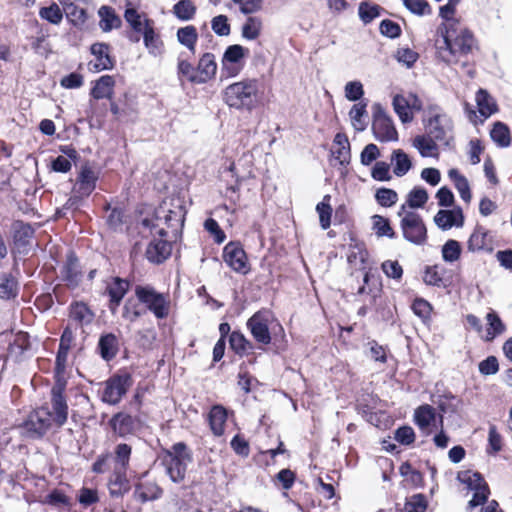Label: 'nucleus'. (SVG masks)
I'll return each mask as SVG.
<instances>
[{
    "mask_svg": "<svg viewBox=\"0 0 512 512\" xmlns=\"http://www.w3.org/2000/svg\"><path fill=\"white\" fill-rule=\"evenodd\" d=\"M51 426L49 418L41 417L38 413H32L23 423L26 435L33 439L42 438Z\"/></svg>",
    "mask_w": 512,
    "mask_h": 512,
    "instance_id": "18",
    "label": "nucleus"
},
{
    "mask_svg": "<svg viewBox=\"0 0 512 512\" xmlns=\"http://www.w3.org/2000/svg\"><path fill=\"white\" fill-rule=\"evenodd\" d=\"M98 180L97 173L92 169L89 163L81 166L74 186V193L80 196L88 197L96 189Z\"/></svg>",
    "mask_w": 512,
    "mask_h": 512,
    "instance_id": "15",
    "label": "nucleus"
},
{
    "mask_svg": "<svg viewBox=\"0 0 512 512\" xmlns=\"http://www.w3.org/2000/svg\"><path fill=\"white\" fill-rule=\"evenodd\" d=\"M435 417V409L429 404L419 406L414 412V422L421 430L428 429Z\"/></svg>",
    "mask_w": 512,
    "mask_h": 512,
    "instance_id": "38",
    "label": "nucleus"
},
{
    "mask_svg": "<svg viewBox=\"0 0 512 512\" xmlns=\"http://www.w3.org/2000/svg\"><path fill=\"white\" fill-rule=\"evenodd\" d=\"M197 69L200 79L203 80V83H206L208 80L212 79L217 71V64L214 54L209 52L204 53L199 59Z\"/></svg>",
    "mask_w": 512,
    "mask_h": 512,
    "instance_id": "34",
    "label": "nucleus"
},
{
    "mask_svg": "<svg viewBox=\"0 0 512 512\" xmlns=\"http://www.w3.org/2000/svg\"><path fill=\"white\" fill-rule=\"evenodd\" d=\"M428 503L424 494H415L410 500L405 503V509L407 512H425Z\"/></svg>",
    "mask_w": 512,
    "mask_h": 512,
    "instance_id": "64",
    "label": "nucleus"
},
{
    "mask_svg": "<svg viewBox=\"0 0 512 512\" xmlns=\"http://www.w3.org/2000/svg\"><path fill=\"white\" fill-rule=\"evenodd\" d=\"M132 448L126 443L117 444L114 450V460L120 466L119 469L126 471L129 465Z\"/></svg>",
    "mask_w": 512,
    "mask_h": 512,
    "instance_id": "61",
    "label": "nucleus"
},
{
    "mask_svg": "<svg viewBox=\"0 0 512 512\" xmlns=\"http://www.w3.org/2000/svg\"><path fill=\"white\" fill-rule=\"evenodd\" d=\"M428 192L421 186H415L407 195L406 205L411 209L422 208L428 201Z\"/></svg>",
    "mask_w": 512,
    "mask_h": 512,
    "instance_id": "50",
    "label": "nucleus"
},
{
    "mask_svg": "<svg viewBox=\"0 0 512 512\" xmlns=\"http://www.w3.org/2000/svg\"><path fill=\"white\" fill-rule=\"evenodd\" d=\"M330 196H324L323 200L316 206V211L319 214L320 226L326 230L331 225L332 207L329 203Z\"/></svg>",
    "mask_w": 512,
    "mask_h": 512,
    "instance_id": "57",
    "label": "nucleus"
},
{
    "mask_svg": "<svg viewBox=\"0 0 512 512\" xmlns=\"http://www.w3.org/2000/svg\"><path fill=\"white\" fill-rule=\"evenodd\" d=\"M83 277L81 264L73 250L68 251L66 259L60 268V279L69 289L79 287Z\"/></svg>",
    "mask_w": 512,
    "mask_h": 512,
    "instance_id": "12",
    "label": "nucleus"
},
{
    "mask_svg": "<svg viewBox=\"0 0 512 512\" xmlns=\"http://www.w3.org/2000/svg\"><path fill=\"white\" fill-rule=\"evenodd\" d=\"M403 238L417 246L427 242V228L420 214L408 211L400 220Z\"/></svg>",
    "mask_w": 512,
    "mask_h": 512,
    "instance_id": "7",
    "label": "nucleus"
},
{
    "mask_svg": "<svg viewBox=\"0 0 512 512\" xmlns=\"http://www.w3.org/2000/svg\"><path fill=\"white\" fill-rule=\"evenodd\" d=\"M51 405L54 413L53 421L57 427L61 428L68 419V404L66 397H51Z\"/></svg>",
    "mask_w": 512,
    "mask_h": 512,
    "instance_id": "43",
    "label": "nucleus"
},
{
    "mask_svg": "<svg viewBox=\"0 0 512 512\" xmlns=\"http://www.w3.org/2000/svg\"><path fill=\"white\" fill-rule=\"evenodd\" d=\"M223 259L233 271L244 275L249 272L247 255L240 242L227 243L223 249Z\"/></svg>",
    "mask_w": 512,
    "mask_h": 512,
    "instance_id": "13",
    "label": "nucleus"
},
{
    "mask_svg": "<svg viewBox=\"0 0 512 512\" xmlns=\"http://www.w3.org/2000/svg\"><path fill=\"white\" fill-rule=\"evenodd\" d=\"M374 197H375L376 202L380 206L385 207V208L392 207L398 201L397 192L393 189L386 188V187H381V188L377 189Z\"/></svg>",
    "mask_w": 512,
    "mask_h": 512,
    "instance_id": "59",
    "label": "nucleus"
},
{
    "mask_svg": "<svg viewBox=\"0 0 512 512\" xmlns=\"http://www.w3.org/2000/svg\"><path fill=\"white\" fill-rule=\"evenodd\" d=\"M105 210L110 211L109 215L107 216L106 223L109 226L110 229L117 231L121 229L123 223H124V211L122 208L114 207L111 208L110 204H107L105 206Z\"/></svg>",
    "mask_w": 512,
    "mask_h": 512,
    "instance_id": "63",
    "label": "nucleus"
},
{
    "mask_svg": "<svg viewBox=\"0 0 512 512\" xmlns=\"http://www.w3.org/2000/svg\"><path fill=\"white\" fill-rule=\"evenodd\" d=\"M227 417V410L222 405L217 404L211 407L208 414V422L215 436H222L224 434Z\"/></svg>",
    "mask_w": 512,
    "mask_h": 512,
    "instance_id": "26",
    "label": "nucleus"
},
{
    "mask_svg": "<svg viewBox=\"0 0 512 512\" xmlns=\"http://www.w3.org/2000/svg\"><path fill=\"white\" fill-rule=\"evenodd\" d=\"M489 231L483 226L477 225L467 241V249L470 252H480L488 249L490 241Z\"/></svg>",
    "mask_w": 512,
    "mask_h": 512,
    "instance_id": "28",
    "label": "nucleus"
},
{
    "mask_svg": "<svg viewBox=\"0 0 512 512\" xmlns=\"http://www.w3.org/2000/svg\"><path fill=\"white\" fill-rule=\"evenodd\" d=\"M142 35L144 45L149 53L156 55L160 51L162 42L154 30L153 21L151 19H146V30L143 31Z\"/></svg>",
    "mask_w": 512,
    "mask_h": 512,
    "instance_id": "42",
    "label": "nucleus"
},
{
    "mask_svg": "<svg viewBox=\"0 0 512 512\" xmlns=\"http://www.w3.org/2000/svg\"><path fill=\"white\" fill-rule=\"evenodd\" d=\"M109 424L113 432L123 438L132 434L135 428L134 418L123 412L114 414L109 420Z\"/></svg>",
    "mask_w": 512,
    "mask_h": 512,
    "instance_id": "25",
    "label": "nucleus"
},
{
    "mask_svg": "<svg viewBox=\"0 0 512 512\" xmlns=\"http://www.w3.org/2000/svg\"><path fill=\"white\" fill-rule=\"evenodd\" d=\"M225 103L237 110H253L259 102V81L245 79L227 86L223 93Z\"/></svg>",
    "mask_w": 512,
    "mask_h": 512,
    "instance_id": "3",
    "label": "nucleus"
},
{
    "mask_svg": "<svg viewBox=\"0 0 512 512\" xmlns=\"http://www.w3.org/2000/svg\"><path fill=\"white\" fill-rule=\"evenodd\" d=\"M381 9L378 4L370 1H362L358 7V15L364 24H369L380 16Z\"/></svg>",
    "mask_w": 512,
    "mask_h": 512,
    "instance_id": "49",
    "label": "nucleus"
},
{
    "mask_svg": "<svg viewBox=\"0 0 512 512\" xmlns=\"http://www.w3.org/2000/svg\"><path fill=\"white\" fill-rule=\"evenodd\" d=\"M94 316L92 310L84 302L75 301L69 306V317L81 326L90 324Z\"/></svg>",
    "mask_w": 512,
    "mask_h": 512,
    "instance_id": "29",
    "label": "nucleus"
},
{
    "mask_svg": "<svg viewBox=\"0 0 512 512\" xmlns=\"http://www.w3.org/2000/svg\"><path fill=\"white\" fill-rule=\"evenodd\" d=\"M178 42L186 47L193 54L196 50V44L198 41V32L193 25L181 27L176 33Z\"/></svg>",
    "mask_w": 512,
    "mask_h": 512,
    "instance_id": "37",
    "label": "nucleus"
},
{
    "mask_svg": "<svg viewBox=\"0 0 512 512\" xmlns=\"http://www.w3.org/2000/svg\"><path fill=\"white\" fill-rule=\"evenodd\" d=\"M364 284L359 287L357 294L362 295L368 293L371 295V301L376 303L377 298L381 293V283L379 276L373 274L371 271H367L363 277Z\"/></svg>",
    "mask_w": 512,
    "mask_h": 512,
    "instance_id": "32",
    "label": "nucleus"
},
{
    "mask_svg": "<svg viewBox=\"0 0 512 512\" xmlns=\"http://www.w3.org/2000/svg\"><path fill=\"white\" fill-rule=\"evenodd\" d=\"M135 296L157 319H165L169 315V301L164 294L156 291L154 287L137 285Z\"/></svg>",
    "mask_w": 512,
    "mask_h": 512,
    "instance_id": "6",
    "label": "nucleus"
},
{
    "mask_svg": "<svg viewBox=\"0 0 512 512\" xmlns=\"http://www.w3.org/2000/svg\"><path fill=\"white\" fill-rule=\"evenodd\" d=\"M395 113L402 123H409L413 120V113L409 107V100L401 94H396L392 102Z\"/></svg>",
    "mask_w": 512,
    "mask_h": 512,
    "instance_id": "44",
    "label": "nucleus"
},
{
    "mask_svg": "<svg viewBox=\"0 0 512 512\" xmlns=\"http://www.w3.org/2000/svg\"><path fill=\"white\" fill-rule=\"evenodd\" d=\"M64 12L67 20L76 27L82 26L87 20L86 9L79 7L74 3H68L64 6Z\"/></svg>",
    "mask_w": 512,
    "mask_h": 512,
    "instance_id": "46",
    "label": "nucleus"
},
{
    "mask_svg": "<svg viewBox=\"0 0 512 512\" xmlns=\"http://www.w3.org/2000/svg\"><path fill=\"white\" fill-rule=\"evenodd\" d=\"M177 76L180 83H183V78L193 84H203L200 79L197 67H194L190 62L182 59V54L178 57L177 63Z\"/></svg>",
    "mask_w": 512,
    "mask_h": 512,
    "instance_id": "31",
    "label": "nucleus"
},
{
    "mask_svg": "<svg viewBox=\"0 0 512 512\" xmlns=\"http://www.w3.org/2000/svg\"><path fill=\"white\" fill-rule=\"evenodd\" d=\"M333 144L337 146L331 152L338 161L339 165L346 167L350 164L351 148L348 137L345 133L338 132L333 139Z\"/></svg>",
    "mask_w": 512,
    "mask_h": 512,
    "instance_id": "24",
    "label": "nucleus"
},
{
    "mask_svg": "<svg viewBox=\"0 0 512 512\" xmlns=\"http://www.w3.org/2000/svg\"><path fill=\"white\" fill-rule=\"evenodd\" d=\"M193 461L192 451L184 442L174 443L166 451L164 463L166 473L174 483H181L185 479L187 467Z\"/></svg>",
    "mask_w": 512,
    "mask_h": 512,
    "instance_id": "4",
    "label": "nucleus"
},
{
    "mask_svg": "<svg viewBox=\"0 0 512 512\" xmlns=\"http://www.w3.org/2000/svg\"><path fill=\"white\" fill-rule=\"evenodd\" d=\"M488 322L486 340L491 341L505 332L506 326L495 311H491L486 316Z\"/></svg>",
    "mask_w": 512,
    "mask_h": 512,
    "instance_id": "47",
    "label": "nucleus"
},
{
    "mask_svg": "<svg viewBox=\"0 0 512 512\" xmlns=\"http://www.w3.org/2000/svg\"><path fill=\"white\" fill-rule=\"evenodd\" d=\"M443 271L444 269H440L438 265L426 266L423 276L424 283L434 287H445L442 277Z\"/></svg>",
    "mask_w": 512,
    "mask_h": 512,
    "instance_id": "58",
    "label": "nucleus"
},
{
    "mask_svg": "<svg viewBox=\"0 0 512 512\" xmlns=\"http://www.w3.org/2000/svg\"><path fill=\"white\" fill-rule=\"evenodd\" d=\"M413 146L418 150L422 157L432 156V151L437 150L436 140L432 137L418 135L413 140Z\"/></svg>",
    "mask_w": 512,
    "mask_h": 512,
    "instance_id": "55",
    "label": "nucleus"
},
{
    "mask_svg": "<svg viewBox=\"0 0 512 512\" xmlns=\"http://www.w3.org/2000/svg\"><path fill=\"white\" fill-rule=\"evenodd\" d=\"M133 384V379L127 371H119L110 376L104 383L100 399L108 405H117L126 395Z\"/></svg>",
    "mask_w": 512,
    "mask_h": 512,
    "instance_id": "5",
    "label": "nucleus"
},
{
    "mask_svg": "<svg viewBox=\"0 0 512 512\" xmlns=\"http://www.w3.org/2000/svg\"><path fill=\"white\" fill-rule=\"evenodd\" d=\"M173 13L179 20L188 21L194 17L196 7L191 0H180L173 6Z\"/></svg>",
    "mask_w": 512,
    "mask_h": 512,
    "instance_id": "56",
    "label": "nucleus"
},
{
    "mask_svg": "<svg viewBox=\"0 0 512 512\" xmlns=\"http://www.w3.org/2000/svg\"><path fill=\"white\" fill-rule=\"evenodd\" d=\"M31 343L28 333L19 331L13 341L9 343L6 358L12 359L14 362H20L25 352L30 350Z\"/></svg>",
    "mask_w": 512,
    "mask_h": 512,
    "instance_id": "20",
    "label": "nucleus"
},
{
    "mask_svg": "<svg viewBox=\"0 0 512 512\" xmlns=\"http://www.w3.org/2000/svg\"><path fill=\"white\" fill-rule=\"evenodd\" d=\"M412 311L416 316L421 318L424 323L431 320L432 305L423 298H416L412 303Z\"/></svg>",
    "mask_w": 512,
    "mask_h": 512,
    "instance_id": "62",
    "label": "nucleus"
},
{
    "mask_svg": "<svg viewBox=\"0 0 512 512\" xmlns=\"http://www.w3.org/2000/svg\"><path fill=\"white\" fill-rule=\"evenodd\" d=\"M249 49L239 44L229 45L221 59L222 77H235L243 68V59L248 56Z\"/></svg>",
    "mask_w": 512,
    "mask_h": 512,
    "instance_id": "9",
    "label": "nucleus"
},
{
    "mask_svg": "<svg viewBox=\"0 0 512 512\" xmlns=\"http://www.w3.org/2000/svg\"><path fill=\"white\" fill-rule=\"evenodd\" d=\"M462 252L461 244L454 239L447 240L442 246V258L447 263H453L457 261Z\"/></svg>",
    "mask_w": 512,
    "mask_h": 512,
    "instance_id": "54",
    "label": "nucleus"
},
{
    "mask_svg": "<svg viewBox=\"0 0 512 512\" xmlns=\"http://www.w3.org/2000/svg\"><path fill=\"white\" fill-rule=\"evenodd\" d=\"M373 221V230L375 231L378 237H388L393 239L396 237V233L391 227L390 221L388 218H385L381 215L372 216Z\"/></svg>",
    "mask_w": 512,
    "mask_h": 512,
    "instance_id": "53",
    "label": "nucleus"
},
{
    "mask_svg": "<svg viewBox=\"0 0 512 512\" xmlns=\"http://www.w3.org/2000/svg\"><path fill=\"white\" fill-rule=\"evenodd\" d=\"M391 161L394 164L393 173L397 177H403L412 168V161L409 155L402 149H396L392 152Z\"/></svg>",
    "mask_w": 512,
    "mask_h": 512,
    "instance_id": "36",
    "label": "nucleus"
},
{
    "mask_svg": "<svg viewBox=\"0 0 512 512\" xmlns=\"http://www.w3.org/2000/svg\"><path fill=\"white\" fill-rule=\"evenodd\" d=\"M476 104L480 115L485 119L498 111V106L494 98L487 90L482 88L476 93Z\"/></svg>",
    "mask_w": 512,
    "mask_h": 512,
    "instance_id": "30",
    "label": "nucleus"
},
{
    "mask_svg": "<svg viewBox=\"0 0 512 512\" xmlns=\"http://www.w3.org/2000/svg\"><path fill=\"white\" fill-rule=\"evenodd\" d=\"M130 289V281L119 276L112 277L105 292L109 298L124 299Z\"/></svg>",
    "mask_w": 512,
    "mask_h": 512,
    "instance_id": "40",
    "label": "nucleus"
},
{
    "mask_svg": "<svg viewBox=\"0 0 512 512\" xmlns=\"http://www.w3.org/2000/svg\"><path fill=\"white\" fill-rule=\"evenodd\" d=\"M437 33L443 38L444 46H437L439 58L448 63H456L460 57L472 52L475 45L473 34L460 21L442 24Z\"/></svg>",
    "mask_w": 512,
    "mask_h": 512,
    "instance_id": "1",
    "label": "nucleus"
},
{
    "mask_svg": "<svg viewBox=\"0 0 512 512\" xmlns=\"http://www.w3.org/2000/svg\"><path fill=\"white\" fill-rule=\"evenodd\" d=\"M124 19L137 34H142L146 30V19L142 20V15L133 7L125 9Z\"/></svg>",
    "mask_w": 512,
    "mask_h": 512,
    "instance_id": "51",
    "label": "nucleus"
},
{
    "mask_svg": "<svg viewBox=\"0 0 512 512\" xmlns=\"http://www.w3.org/2000/svg\"><path fill=\"white\" fill-rule=\"evenodd\" d=\"M372 117V132L376 140L380 142L398 140V133L393 120L380 103L373 104Z\"/></svg>",
    "mask_w": 512,
    "mask_h": 512,
    "instance_id": "8",
    "label": "nucleus"
},
{
    "mask_svg": "<svg viewBox=\"0 0 512 512\" xmlns=\"http://www.w3.org/2000/svg\"><path fill=\"white\" fill-rule=\"evenodd\" d=\"M424 126L428 136L438 142L448 145L449 140L452 139V136H448V134L452 132L453 122L446 113H435L428 116L427 120H424Z\"/></svg>",
    "mask_w": 512,
    "mask_h": 512,
    "instance_id": "10",
    "label": "nucleus"
},
{
    "mask_svg": "<svg viewBox=\"0 0 512 512\" xmlns=\"http://www.w3.org/2000/svg\"><path fill=\"white\" fill-rule=\"evenodd\" d=\"M272 313L268 309H262L255 312L247 320V328L249 329L254 340L260 344L268 345L271 343V333L269 330V322Z\"/></svg>",
    "mask_w": 512,
    "mask_h": 512,
    "instance_id": "11",
    "label": "nucleus"
},
{
    "mask_svg": "<svg viewBox=\"0 0 512 512\" xmlns=\"http://www.w3.org/2000/svg\"><path fill=\"white\" fill-rule=\"evenodd\" d=\"M162 494V489L154 483L136 485L134 491L135 499H137L141 503L157 500L162 496Z\"/></svg>",
    "mask_w": 512,
    "mask_h": 512,
    "instance_id": "35",
    "label": "nucleus"
},
{
    "mask_svg": "<svg viewBox=\"0 0 512 512\" xmlns=\"http://www.w3.org/2000/svg\"><path fill=\"white\" fill-rule=\"evenodd\" d=\"M229 346L239 356L245 355L247 350L252 348V344L246 339L244 334L238 330L230 333Z\"/></svg>",
    "mask_w": 512,
    "mask_h": 512,
    "instance_id": "48",
    "label": "nucleus"
},
{
    "mask_svg": "<svg viewBox=\"0 0 512 512\" xmlns=\"http://www.w3.org/2000/svg\"><path fill=\"white\" fill-rule=\"evenodd\" d=\"M97 350L103 360H113L119 351V341L115 334L106 333L100 336Z\"/></svg>",
    "mask_w": 512,
    "mask_h": 512,
    "instance_id": "23",
    "label": "nucleus"
},
{
    "mask_svg": "<svg viewBox=\"0 0 512 512\" xmlns=\"http://www.w3.org/2000/svg\"><path fill=\"white\" fill-rule=\"evenodd\" d=\"M98 16L100 18L99 26L103 32H110L119 28L122 24L121 18L111 6H101L98 10Z\"/></svg>",
    "mask_w": 512,
    "mask_h": 512,
    "instance_id": "27",
    "label": "nucleus"
},
{
    "mask_svg": "<svg viewBox=\"0 0 512 512\" xmlns=\"http://www.w3.org/2000/svg\"><path fill=\"white\" fill-rule=\"evenodd\" d=\"M18 281L10 273L0 272V298L11 300L18 295Z\"/></svg>",
    "mask_w": 512,
    "mask_h": 512,
    "instance_id": "33",
    "label": "nucleus"
},
{
    "mask_svg": "<svg viewBox=\"0 0 512 512\" xmlns=\"http://www.w3.org/2000/svg\"><path fill=\"white\" fill-rule=\"evenodd\" d=\"M464 214L460 206L453 209H440L434 216V223L443 230H449L452 227L460 228L464 225Z\"/></svg>",
    "mask_w": 512,
    "mask_h": 512,
    "instance_id": "16",
    "label": "nucleus"
},
{
    "mask_svg": "<svg viewBox=\"0 0 512 512\" xmlns=\"http://www.w3.org/2000/svg\"><path fill=\"white\" fill-rule=\"evenodd\" d=\"M186 210L184 201L176 196L164 199L160 205L155 208L152 218H143L140 225L153 233L155 229L161 228L160 225H165L172 230L175 238L181 234L184 226Z\"/></svg>",
    "mask_w": 512,
    "mask_h": 512,
    "instance_id": "2",
    "label": "nucleus"
},
{
    "mask_svg": "<svg viewBox=\"0 0 512 512\" xmlns=\"http://www.w3.org/2000/svg\"><path fill=\"white\" fill-rule=\"evenodd\" d=\"M130 488L131 485L126 476V471L115 469L108 483L110 496L113 498H122L130 491Z\"/></svg>",
    "mask_w": 512,
    "mask_h": 512,
    "instance_id": "22",
    "label": "nucleus"
},
{
    "mask_svg": "<svg viewBox=\"0 0 512 512\" xmlns=\"http://www.w3.org/2000/svg\"><path fill=\"white\" fill-rule=\"evenodd\" d=\"M490 137L500 148L509 147L511 144L510 130L507 124L497 121L493 124Z\"/></svg>",
    "mask_w": 512,
    "mask_h": 512,
    "instance_id": "39",
    "label": "nucleus"
},
{
    "mask_svg": "<svg viewBox=\"0 0 512 512\" xmlns=\"http://www.w3.org/2000/svg\"><path fill=\"white\" fill-rule=\"evenodd\" d=\"M90 52L96 58L93 64L95 72L112 70L115 66V59L110 55V45L104 42H96L91 45Z\"/></svg>",
    "mask_w": 512,
    "mask_h": 512,
    "instance_id": "17",
    "label": "nucleus"
},
{
    "mask_svg": "<svg viewBox=\"0 0 512 512\" xmlns=\"http://www.w3.org/2000/svg\"><path fill=\"white\" fill-rule=\"evenodd\" d=\"M12 232L14 245L20 252L26 251L35 234L34 228L29 223L17 220L12 224Z\"/></svg>",
    "mask_w": 512,
    "mask_h": 512,
    "instance_id": "19",
    "label": "nucleus"
},
{
    "mask_svg": "<svg viewBox=\"0 0 512 512\" xmlns=\"http://www.w3.org/2000/svg\"><path fill=\"white\" fill-rule=\"evenodd\" d=\"M261 28V19L256 16H249L242 26V37L246 40H255L259 37Z\"/></svg>",
    "mask_w": 512,
    "mask_h": 512,
    "instance_id": "52",
    "label": "nucleus"
},
{
    "mask_svg": "<svg viewBox=\"0 0 512 512\" xmlns=\"http://www.w3.org/2000/svg\"><path fill=\"white\" fill-rule=\"evenodd\" d=\"M115 79L111 75H103L93 82L90 95L95 100H112L114 94Z\"/></svg>",
    "mask_w": 512,
    "mask_h": 512,
    "instance_id": "21",
    "label": "nucleus"
},
{
    "mask_svg": "<svg viewBox=\"0 0 512 512\" xmlns=\"http://www.w3.org/2000/svg\"><path fill=\"white\" fill-rule=\"evenodd\" d=\"M367 103L359 102L354 104L349 112L351 124L356 131L362 132L367 127Z\"/></svg>",
    "mask_w": 512,
    "mask_h": 512,
    "instance_id": "41",
    "label": "nucleus"
},
{
    "mask_svg": "<svg viewBox=\"0 0 512 512\" xmlns=\"http://www.w3.org/2000/svg\"><path fill=\"white\" fill-rule=\"evenodd\" d=\"M39 16L47 22L58 25L63 19V12L55 2L49 6L41 7Z\"/></svg>",
    "mask_w": 512,
    "mask_h": 512,
    "instance_id": "60",
    "label": "nucleus"
},
{
    "mask_svg": "<svg viewBox=\"0 0 512 512\" xmlns=\"http://www.w3.org/2000/svg\"><path fill=\"white\" fill-rule=\"evenodd\" d=\"M156 234L160 236V239H154L148 244L145 255L149 262L161 264L171 255L172 244L164 239L168 235L164 227L159 228Z\"/></svg>",
    "mask_w": 512,
    "mask_h": 512,
    "instance_id": "14",
    "label": "nucleus"
},
{
    "mask_svg": "<svg viewBox=\"0 0 512 512\" xmlns=\"http://www.w3.org/2000/svg\"><path fill=\"white\" fill-rule=\"evenodd\" d=\"M457 480L467 486L468 490H476L482 486L488 485L483 476L479 472H472L470 470L461 471L457 475Z\"/></svg>",
    "mask_w": 512,
    "mask_h": 512,
    "instance_id": "45",
    "label": "nucleus"
}]
</instances>
